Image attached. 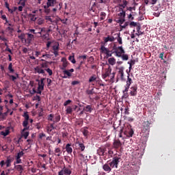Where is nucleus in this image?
<instances>
[{
    "mask_svg": "<svg viewBox=\"0 0 175 175\" xmlns=\"http://www.w3.org/2000/svg\"><path fill=\"white\" fill-rule=\"evenodd\" d=\"M130 86L125 85V89L122 90V93H128Z\"/></svg>",
    "mask_w": 175,
    "mask_h": 175,
    "instance_id": "nucleus-60",
    "label": "nucleus"
},
{
    "mask_svg": "<svg viewBox=\"0 0 175 175\" xmlns=\"http://www.w3.org/2000/svg\"><path fill=\"white\" fill-rule=\"evenodd\" d=\"M98 154L99 156H105L107 154L105 148H99L98 150Z\"/></svg>",
    "mask_w": 175,
    "mask_h": 175,
    "instance_id": "nucleus-26",
    "label": "nucleus"
},
{
    "mask_svg": "<svg viewBox=\"0 0 175 175\" xmlns=\"http://www.w3.org/2000/svg\"><path fill=\"white\" fill-rule=\"evenodd\" d=\"M150 1V5H154L157 3L158 0H149Z\"/></svg>",
    "mask_w": 175,
    "mask_h": 175,
    "instance_id": "nucleus-58",
    "label": "nucleus"
},
{
    "mask_svg": "<svg viewBox=\"0 0 175 175\" xmlns=\"http://www.w3.org/2000/svg\"><path fill=\"white\" fill-rule=\"evenodd\" d=\"M108 63L111 66H114L116 64V59L115 57H110L108 59Z\"/></svg>",
    "mask_w": 175,
    "mask_h": 175,
    "instance_id": "nucleus-30",
    "label": "nucleus"
},
{
    "mask_svg": "<svg viewBox=\"0 0 175 175\" xmlns=\"http://www.w3.org/2000/svg\"><path fill=\"white\" fill-rule=\"evenodd\" d=\"M116 56L118 57H122V54L118 51H115Z\"/></svg>",
    "mask_w": 175,
    "mask_h": 175,
    "instance_id": "nucleus-59",
    "label": "nucleus"
},
{
    "mask_svg": "<svg viewBox=\"0 0 175 175\" xmlns=\"http://www.w3.org/2000/svg\"><path fill=\"white\" fill-rule=\"evenodd\" d=\"M44 70L49 74V76L53 75V70L51 68H45Z\"/></svg>",
    "mask_w": 175,
    "mask_h": 175,
    "instance_id": "nucleus-52",
    "label": "nucleus"
},
{
    "mask_svg": "<svg viewBox=\"0 0 175 175\" xmlns=\"http://www.w3.org/2000/svg\"><path fill=\"white\" fill-rule=\"evenodd\" d=\"M44 80H45L44 78H41L40 82V83H38V88L39 90H44Z\"/></svg>",
    "mask_w": 175,
    "mask_h": 175,
    "instance_id": "nucleus-21",
    "label": "nucleus"
},
{
    "mask_svg": "<svg viewBox=\"0 0 175 175\" xmlns=\"http://www.w3.org/2000/svg\"><path fill=\"white\" fill-rule=\"evenodd\" d=\"M150 125H151V123H150L149 120H147L146 122H144V123H142V132L149 133L150 131Z\"/></svg>",
    "mask_w": 175,
    "mask_h": 175,
    "instance_id": "nucleus-5",
    "label": "nucleus"
},
{
    "mask_svg": "<svg viewBox=\"0 0 175 175\" xmlns=\"http://www.w3.org/2000/svg\"><path fill=\"white\" fill-rule=\"evenodd\" d=\"M8 69L10 71V73H14V69L12 68V62L9 63Z\"/></svg>",
    "mask_w": 175,
    "mask_h": 175,
    "instance_id": "nucleus-38",
    "label": "nucleus"
},
{
    "mask_svg": "<svg viewBox=\"0 0 175 175\" xmlns=\"http://www.w3.org/2000/svg\"><path fill=\"white\" fill-rule=\"evenodd\" d=\"M61 62H62V66L61 67V70H65L66 68L68 67L69 62L67 61V59L66 57H62Z\"/></svg>",
    "mask_w": 175,
    "mask_h": 175,
    "instance_id": "nucleus-11",
    "label": "nucleus"
},
{
    "mask_svg": "<svg viewBox=\"0 0 175 175\" xmlns=\"http://www.w3.org/2000/svg\"><path fill=\"white\" fill-rule=\"evenodd\" d=\"M55 153H56L55 155L57 156V157H60L62 154L61 148H55Z\"/></svg>",
    "mask_w": 175,
    "mask_h": 175,
    "instance_id": "nucleus-35",
    "label": "nucleus"
},
{
    "mask_svg": "<svg viewBox=\"0 0 175 175\" xmlns=\"http://www.w3.org/2000/svg\"><path fill=\"white\" fill-rule=\"evenodd\" d=\"M68 60L70 61L72 64H76V60L74 56L70 55L68 57Z\"/></svg>",
    "mask_w": 175,
    "mask_h": 175,
    "instance_id": "nucleus-51",
    "label": "nucleus"
},
{
    "mask_svg": "<svg viewBox=\"0 0 175 175\" xmlns=\"http://www.w3.org/2000/svg\"><path fill=\"white\" fill-rule=\"evenodd\" d=\"M66 114H72L73 112V108L71 105H68L66 108Z\"/></svg>",
    "mask_w": 175,
    "mask_h": 175,
    "instance_id": "nucleus-22",
    "label": "nucleus"
},
{
    "mask_svg": "<svg viewBox=\"0 0 175 175\" xmlns=\"http://www.w3.org/2000/svg\"><path fill=\"white\" fill-rule=\"evenodd\" d=\"M52 43H53L52 41H48L47 42L46 45V49H50V46H51Z\"/></svg>",
    "mask_w": 175,
    "mask_h": 175,
    "instance_id": "nucleus-62",
    "label": "nucleus"
},
{
    "mask_svg": "<svg viewBox=\"0 0 175 175\" xmlns=\"http://www.w3.org/2000/svg\"><path fill=\"white\" fill-rule=\"evenodd\" d=\"M112 68L111 66H108L107 68L105 69V72L103 74L102 77L103 79H106L107 77H110L111 74Z\"/></svg>",
    "mask_w": 175,
    "mask_h": 175,
    "instance_id": "nucleus-8",
    "label": "nucleus"
},
{
    "mask_svg": "<svg viewBox=\"0 0 175 175\" xmlns=\"http://www.w3.org/2000/svg\"><path fill=\"white\" fill-rule=\"evenodd\" d=\"M44 23V20L42 18H39L38 20H37V24L38 25H43Z\"/></svg>",
    "mask_w": 175,
    "mask_h": 175,
    "instance_id": "nucleus-47",
    "label": "nucleus"
},
{
    "mask_svg": "<svg viewBox=\"0 0 175 175\" xmlns=\"http://www.w3.org/2000/svg\"><path fill=\"white\" fill-rule=\"evenodd\" d=\"M23 117L25 118V121H29V115L28 114V112H24Z\"/></svg>",
    "mask_w": 175,
    "mask_h": 175,
    "instance_id": "nucleus-41",
    "label": "nucleus"
},
{
    "mask_svg": "<svg viewBox=\"0 0 175 175\" xmlns=\"http://www.w3.org/2000/svg\"><path fill=\"white\" fill-rule=\"evenodd\" d=\"M24 155V152L23 151L18 152L16 156V159H21V158Z\"/></svg>",
    "mask_w": 175,
    "mask_h": 175,
    "instance_id": "nucleus-48",
    "label": "nucleus"
},
{
    "mask_svg": "<svg viewBox=\"0 0 175 175\" xmlns=\"http://www.w3.org/2000/svg\"><path fill=\"white\" fill-rule=\"evenodd\" d=\"M63 73L64 74V75H66L68 77H72V73L68 70H63Z\"/></svg>",
    "mask_w": 175,
    "mask_h": 175,
    "instance_id": "nucleus-37",
    "label": "nucleus"
},
{
    "mask_svg": "<svg viewBox=\"0 0 175 175\" xmlns=\"http://www.w3.org/2000/svg\"><path fill=\"white\" fill-rule=\"evenodd\" d=\"M103 169L104 171L107 172H111V168L109 166V164H105L103 166Z\"/></svg>",
    "mask_w": 175,
    "mask_h": 175,
    "instance_id": "nucleus-28",
    "label": "nucleus"
},
{
    "mask_svg": "<svg viewBox=\"0 0 175 175\" xmlns=\"http://www.w3.org/2000/svg\"><path fill=\"white\" fill-rule=\"evenodd\" d=\"M18 38L21 40L22 42H25L26 40V34L23 33L18 36Z\"/></svg>",
    "mask_w": 175,
    "mask_h": 175,
    "instance_id": "nucleus-32",
    "label": "nucleus"
},
{
    "mask_svg": "<svg viewBox=\"0 0 175 175\" xmlns=\"http://www.w3.org/2000/svg\"><path fill=\"white\" fill-rule=\"evenodd\" d=\"M121 57L123 61H128L129 59L128 54H122Z\"/></svg>",
    "mask_w": 175,
    "mask_h": 175,
    "instance_id": "nucleus-43",
    "label": "nucleus"
},
{
    "mask_svg": "<svg viewBox=\"0 0 175 175\" xmlns=\"http://www.w3.org/2000/svg\"><path fill=\"white\" fill-rule=\"evenodd\" d=\"M59 43L55 42V44L53 46V51H59Z\"/></svg>",
    "mask_w": 175,
    "mask_h": 175,
    "instance_id": "nucleus-39",
    "label": "nucleus"
},
{
    "mask_svg": "<svg viewBox=\"0 0 175 175\" xmlns=\"http://www.w3.org/2000/svg\"><path fill=\"white\" fill-rule=\"evenodd\" d=\"M128 64L133 66L135 64V59H131L130 62H128Z\"/></svg>",
    "mask_w": 175,
    "mask_h": 175,
    "instance_id": "nucleus-63",
    "label": "nucleus"
},
{
    "mask_svg": "<svg viewBox=\"0 0 175 175\" xmlns=\"http://www.w3.org/2000/svg\"><path fill=\"white\" fill-rule=\"evenodd\" d=\"M86 93L88 95H93L95 92H94V89H92L91 90H87Z\"/></svg>",
    "mask_w": 175,
    "mask_h": 175,
    "instance_id": "nucleus-61",
    "label": "nucleus"
},
{
    "mask_svg": "<svg viewBox=\"0 0 175 175\" xmlns=\"http://www.w3.org/2000/svg\"><path fill=\"white\" fill-rule=\"evenodd\" d=\"M29 18H30V21L35 22L37 20V17H36V14H29Z\"/></svg>",
    "mask_w": 175,
    "mask_h": 175,
    "instance_id": "nucleus-36",
    "label": "nucleus"
},
{
    "mask_svg": "<svg viewBox=\"0 0 175 175\" xmlns=\"http://www.w3.org/2000/svg\"><path fill=\"white\" fill-rule=\"evenodd\" d=\"M118 16L120 18H125L126 17V12L122 10L121 12L118 13Z\"/></svg>",
    "mask_w": 175,
    "mask_h": 175,
    "instance_id": "nucleus-45",
    "label": "nucleus"
},
{
    "mask_svg": "<svg viewBox=\"0 0 175 175\" xmlns=\"http://www.w3.org/2000/svg\"><path fill=\"white\" fill-rule=\"evenodd\" d=\"M129 24H130V22L126 21L124 23V24L123 25H120L121 29H126L129 25Z\"/></svg>",
    "mask_w": 175,
    "mask_h": 175,
    "instance_id": "nucleus-44",
    "label": "nucleus"
},
{
    "mask_svg": "<svg viewBox=\"0 0 175 175\" xmlns=\"http://www.w3.org/2000/svg\"><path fill=\"white\" fill-rule=\"evenodd\" d=\"M100 51L101 53L105 55L108 53H111L110 50L108 48L105 47V44L103 43H101Z\"/></svg>",
    "mask_w": 175,
    "mask_h": 175,
    "instance_id": "nucleus-10",
    "label": "nucleus"
},
{
    "mask_svg": "<svg viewBox=\"0 0 175 175\" xmlns=\"http://www.w3.org/2000/svg\"><path fill=\"white\" fill-rule=\"evenodd\" d=\"M100 16V21H104L105 19V17H106V13L105 12H101Z\"/></svg>",
    "mask_w": 175,
    "mask_h": 175,
    "instance_id": "nucleus-46",
    "label": "nucleus"
},
{
    "mask_svg": "<svg viewBox=\"0 0 175 175\" xmlns=\"http://www.w3.org/2000/svg\"><path fill=\"white\" fill-rule=\"evenodd\" d=\"M97 80V76L96 75H92L90 78H89V80H88V83H93L95 81Z\"/></svg>",
    "mask_w": 175,
    "mask_h": 175,
    "instance_id": "nucleus-31",
    "label": "nucleus"
},
{
    "mask_svg": "<svg viewBox=\"0 0 175 175\" xmlns=\"http://www.w3.org/2000/svg\"><path fill=\"white\" fill-rule=\"evenodd\" d=\"M121 146H122V143H121L120 141L116 140L113 142V148L118 149V148H119Z\"/></svg>",
    "mask_w": 175,
    "mask_h": 175,
    "instance_id": "nucleus-29",
    "label": "nucleus"
},
{
    "mask_svg": "<svg viewBox=\"0 0 175 175\" xmlns=\"http://www.w3.org/2000/svg\"><path fill=\"white\" fill-rule=\"evenodd\" d=\"M77 144H78L79 148H77L79 150H81V152H83L85 149V146L83 143H80L79 142H76Z\"/></svg>",
    "mask_w": 175,
    "mask_h": 175,
    "instance_id": "nucleus-24",
    "label": "nucleus"
},
{
    "mask_svg": "<svg viewBox=\"0 0 175 175\" xmlns=\"http://www.w3.org/2000/svg\"><path fill=\"white\" fill-rule=\"evenodd\" d=\"M10 78H12V81H15L17 78H19V75L18 73H16V76L12 75H8Z\"/></svg>",
    "mask_w": 175,
    "mask_h": 175,
    "instance_id": "nucleus-34",
    "label": "nucleus"
},
{
    "mask_svg": "<svg viewBox=\"0 0 175 175\" xmlns=\"http://www.w3.org/2000/svg\"><path fill=\"white\" fill-rule=\"evenodd\" d=\"M133 83L132 78L130 77V74L127 76L126 84L127 87H131V84Z\"/></svg>",
    "mask_w": 175,
    "mask_h": 175,
    "instance_id": "nucleus-25",
    "label": "nucleus"
},
{
    "mask_svg": "<svg viewBox=\"0 0 175 175\" xmlns=\"http://www.w3.org/2000/svg\"><path fill=\"white\" fill-rule=\"evenodd\" d=\"M83 111L87 113H92L94 111L93 105H86L83 107Z\"/></svg>",
    "mask_w": 175,
    "mask_h": 175,
    "instance_id": "nucleus-15",
    "label": "nucleus"
},
{
    "mask_svg": "<svg viewBox=\"0 0 175 175\" xmlns=\"http://www.w3.org/2000/svg\"><path fill=\"white\" fill-rule=\"evenodd\" d=\"M129 25H130L131 27H137V23L135 21H132V22L129 23Z\"/></svg>",
    "mask_w": 175,
    "mask_h": 175,
    "instance_id": "nucleus-57",
    "label": "nucleus"
},
{
    "mask_svg": "<svg viewBox=\"0 0 175 175\" xmlns=\"http://www.w3.org/2000/svg\"><path fill=\"white\" fill-rule=\"evenodd\" d=\"M29 135V132H24L23 134H22V136L25 139H27L28 136Z\"/></svg>",
    "mask_w": 175,
    "mask_h": 175,
    "instance_id": "nucleus-56",
    "label": "nucleus"
},
{
    "mask_svg": "<svg viewBox=\"0 0 175 175\" xmlns=\"http://www.w3.org/2000/svg\"><path fill=\"white\" fill-rule=\"evenodd\" d=\"M130 95L131 96H136L137 95V85H134V86H131V88H130Z\"/></svg>",
    "mask_w": 175,
    "mask_h": 175,
    "instance_id": "nucleus-9",
    "label": "nucleus"
},
{
    "mask_svg": "<svg viewBox=\"0 0 175 175\" xmlns=\"http://www.w3.org/2000/svg\"><path fill=\"white\" fill-rule=\"evenodd\" d=\"M66 151L68 154H71L72 153V148L71 147V144H68L67 145H66Z\"/></svg>",
    "mask_w": 175,
    "mask_h": 175,
    "instance_id": "nucleus-19",
    "label": "nucleus"
},
{
    "mask_svg": "<svg viewBox=\"0 0 175 175\" xmlns=\"http://www.w3.org/2000/svg\"><path fill=\"white\" fill-rule=\"evenodd\" d=\"M0 134H1V135L6 137L7 135H8L10 134V131L9 130H6L5 132L1 131Z\"/></svg>",
    "mask_w": 175,
    "mask_h": 175,
    "instance_id": "nucleus-53",
    "label": "nucleus"
},
{
    "mask_svg": "<svg viewBox=\"0 0 175 175\" xmlns=\"http://www.w3.org/2000/svg\"><path fill=\"white\" fill-rule=\"evenodd\" d=\"M57 4H59V3H58L57 0H47L46 5H44V12L49 14L51 12L49 7H55V5H57Z\"/></svg>",
    "mask_w": 175,
    "mask_h": 175,
    "instance_id": "nucleus-1",
    "label": "nucleus"
},
{
    "mask_svg": "<svg viewBox=\"0 0 175 175\" xmlns=\"http://www.w3.org/2000/svg\"><path fill=\"white\" fill-rule=\"evenodd\" d=\"M62 3H59V4H57L55 8L52 9V11L53 12H56L57 10H61L62 8Z\"/></svg>",
    "mask_w": 175,
    "mask_h": 175,
    "instance_id": "nucleus-20",
    "label": "nucleus"
},
{
    "mask_svg": "<svg viewBox=\"0 0 175 175\" xmlns=\"http://www.w3.org/2000/svg\"><path fill=\"white\" fill-rule=\"evenodd\" d=\"M61 120V115H55V120H53V124L57 123Z\"/></svg>",
    "mask_w": 175,
    "mask_h": 175,
    "instance_id": "nucleus-33",
    "label": "nucleus"
},
{
    "mask_svg": "<svg viewBox=\"0 0 175 175\" xmlns=\"http://www.w3.org/2000/svg\"><path fill=\"white\" fill-rule=\"evenodd\" d=\"M54 124L55 123H51L49 126L46 127V131L49 134L51 133L53 129H55Z\"/></svg>",
    "mask_w": 175,
    "mask_h": 175,
    "instance_id": "nucleus-27",
    "label": "nucleus"
},
{
    "mask_svg": "<svg viewBox=\"0 0 175 175\" xmlns=\"http://www.w3.org/2000/svg\"><path fill=\"white\" fill-rule=\"evenodd\" d=\"M81 132L83 133V136H85V137H88V136L89 135V133H90L88 127L82 128L81 129Z\"/></svg>",
    "mask_w": 175,
    "mask_h": 175,
    "instance_id": "nucleus-18",
    "label": "nucleus"
},
{
    "mask_svg": "<svg viewBox=\"0 0 175 175\" xmlns=\"http://www.w3.org/2000/svg\"><path fill=\"white\" fill-rule=\"evenodd\" d=\"M116 40L115 37L113 36H107V37L103 38L104 42H102V44H106L107 42H113Z\"/></svg>",
    "mask_w": 175,
    "mask_h": 175,
    "instance_id": "nucleus-7",
    "label": "nucleus"
},
{
    "mask_svg": "<svg viewBox=\"0 0 175 175\" xmlns=\"http://www.w3.org/2000/svg\"><path fill=\"white\" fill-rule=\"evenodd\" d=\"M121 158L115 157L113 158L112 161L109 163V166L111 168H118V165L120 163Z\"/></svg>",
    "mask_w": 175,
    "mask_h": 175,
    "instance_id": "nucleus-4",
    "label": "nucleus"
},
{
    "mask_svg": "<svg viewBox=\"0 0 175 175\" xmlns=\"http://www.w3.org/2000/svg\"><path fill=\"white\" fill-rule=\"evenodd\" d=\"M12 162V160L10 159H7L6 161H5V164H6V167H11V163Z\"/></svg>",
    "mask_w": 175,
    "mask_h": 175,
    "instance_id": "nucleus-42",
    "label": "nucleus"
},
{
    "mask_svg": "<svg viewBox=\"0 0 175 175\" xmlns=\"http://www.w3.org/2000/svg\"><path fill=\"white\" fill-rule=\"evenodd\" d=\"M118 42L119 43V44H123V42H122V38L120 36V33H118Z\"/></svg>",
    "mask_w": 175,
    "mask_h": 175,
    "instance_id": "nucleus-49",
    "label": "nucleus"
},
{
    "mask_svg": "<svg viewBox=\"0 0 175 175\" xmlns=\"http://www.w3.org/2000/svg\"><path fill=\"white\" fill-rule=\"evenodd\" d=\"M34 72L35 73H38V74H42V75L45 74L44 70L39 66L35 67Z\"/></svg>",
    "mask_w": 175,
    "mask_h": 175,
    "instance_id": "nucleus-13",
    "label": "nucleus"
},
{
    "mask_svg": "<svg viewBox=\"0 0 175 175\" xmlns=\"http://www.w3.org/2000/svg\"><path fill=\"white\" fill-rule=\"evenodd\" d=\"M42 61H44V62H42L41 64V68H44V69H48L49 68V62L48 61H45L44 59H42Z\"/></svg>",
    "mask_w": 175,
    "mask_h": 175,
    "instance_id": "nucleus-23",
    "label": "nucleus"
},
{
    "mask_svg": "<svg viewBox=\"0 0 175 175\" xmlns=\"http://www.w3.org/2000/svg\"><path fill=\"white\" fill-rule=\"evenodd\" d=\"M128 129L125 130L124 128L120 129V137H122V133H124L125 135H126V137H132L134 135V131L133 129H131V126H127Z\"/></svg>",
    "mask_w": 175,
    "mask_h": 175,
    "instance_id": "nucleus-2",
    "label": "nucleus"
},
{
    "mask_svg": "<svg viewBox=\"0 0 175 175\" xmlns=\"http://www.w3.org/2000/svg\"><path fill=\"white\" fill-rule=\"evenodd\" d=\"M70 103H72V100H66V101H64V106L67 107L69 105H70Z\"/></svg>",
    "mask_w": 175,
    "mask_h": 175,
    "instance_id": "nucleus-54",
    "label": "nucleus"
},
{
    "mask_svg": "<svg viewBox=\"0 0 175 175\" xmlns=\"http://www.w3.org/2000/svg\"><path fill=\"white\" fill-rule=\"evenodd\" d=\"M38 34H40V37L43 40H46L49 41L50 40V35L49 33H46V28L42 27L40 29V31H38Z\"/></svg>",
    "mask_w": 175,
    "mask_h": 175,
    "instance_id": "nucleus-3",
    "label": "nucleus"
},
{
    "mask_svg": "<svg viewBox=\"0 0 175 175\" xmlns=\"http://www.w3.org/2000/svg\"><path fill=\"white\" fill-rule=\"evenodd\" d=\"M118 76L120 77L121 80H124V68L123 66H121L118 68Z\"/></svg>",
    "mask_w": 175,
    "mask_h": 175,
    "instance_id": "nucleus-12",
    "label": "nucleus"
},
{
    "mask_svg": "<svg viewBox=\"0 0 175 175\" xmlns=\"http://www.w3.org/2000/svg\"><path fill=\"white\" fill-rule=\"evenodd\" d=\"M72 170L70 168L64 167L61 171L58 172V175H71Z\"/></svg>",
    "mask_w": 175,
    "mask_h": 175,
    "instance_id": "nucleus-6",
    "label": "nucleus"
},
{
    "mask_svg": "<svg viewBox=\"0 0 175 175\" xmlns=\"http://www.w3.org/2000/svg\"><path fill=\"white\" fill-rule=\"evenodd\" d=\"M54 117H55V115H53V113H50V115H48V120L53 122Z\"/></svg>",
    "mask_w": 175,
    "mask_h": 175,
    "instance_id": "nucleus-50",
    "label": "nucleus"
},
{
    "mask_svg": "<svg viewBox=\"0 0 175 175\" xmlns=\"http://www.w3.org/2000/svg\"><path fill=\"white\" fill-rule=\"evenodd\" d=\"M27 38H25V43H31L32 40L34 38V36L31 33H26Z\"/></svg>",
    "mask_w": 175,
    "mask_h": 175,
    "instance_id": "nucleus-14",
    "label": "nucleus"
},
{
    "mask_svg": "<svg viewBox=\"0 0 175 175\" xmlns=\"http://www.w3.org/2000/svg\"><path fill=\"white\" fill-rule=\"evenodd\" d=\"M115 22L118 23L120 25H122L125 21H126V19L125 18H115Z\"/></svg>",
    "mask_w": 175,
    "mask_h": 175,
    "instance_id": "nucleus-17",
    "label": "nucleus"
},
{
    "mask_svg": "<svg viewBox=\"0 0 175 175\" xmlns=\"http://www.w3.org/2000/svg\"><path fill=\"white\" fill-rule=\"evenodd\" d=\"M15 168L18 172H20V173H22L23 172V167L21 165H18L15 166Z\"/></svg>",
    "mask_w": 175,
    "mask_h": 175,
    "instance_id": "nucleus-40",
    "label": "nucleus"
},
{
    "mask_svg": "<svg viewBox=\"0 0 175 175\" xmlns=\"http://www.w3.org/2000/svg\"><path fill=\"white\" fill-rule=\"evenodd\" d=\"M29 124V120H23L22 125L24 127L23 129V132H25V131H27L29 129V126H28Z\"/></svg>",
    "mask_w": 175,
    "mask_h": 175,
    "instance_id": "nucleus-16",
    "label": "nucleus"
},
{
    "mask_svg": "<svg viewBox=\"0 0 175 175\" xmlns=\"http://www.w3.org/2000/svg\"><path fill=\"white\" fill-rule=\"evenodd\" d=\"M26 0H19L18 5H21L22 7L25 6Z\"/></svg>",
    "mask_w": 175,
    "mask_h": 175,
    "instance_id": "nucleus-55",
    "label": "nucleus"
},
{
    "mask_svg": "<svg viewBox=\"0 0 175 175\" xmlns=\"http://www.w3.org/2000/svg\"><path fill=\"white\" fill-rule=\"evenodd\" d=\"M129 93H123L122 98L126 99L127 98H129Z\"/></svg>",
    "mask_w": 175,
    "mask_h": 175,
    "instance_id": "nucleus-64",
    "label": "nucleus"
}]
</instances>
